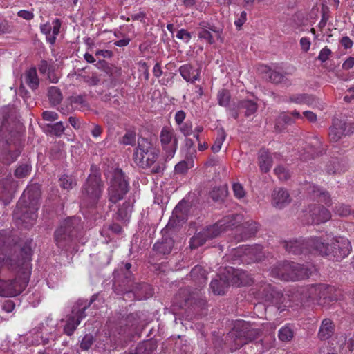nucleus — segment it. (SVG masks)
<instances>
[{
  "mask_svg": "<svg viewBox=\"0 0 354 354\" xmlns=\"http://www.w3.org/2000/svg\"><path fill=\"white\" fill-rule=\"evenodd\" d=\"M283 246L289 253L297 254L305 250L315 251L334 261H340L346 258L352 248L348 239L332 234L313 236L308 239L290 240L284 242Z\"/></svg>",
  "mask_w": 354,
  "mask_h": 354,
  "instance_id": "obj_1",
  "label": "nucleus"
},
{
  "mask_svg": "<svg viewBox=\"0 0 354 354\" xmlns=\"http://www.w3.org/2000/svg\"><path fill=\"white\" fill-rule=\"evenodd\" d=\"M39 197L40 190L37 185L28 187L24 192L14 212V216L19 225L28 228L35 224L39 207Z\"/></svg>",
  "mask_w": 354,
  "mask_h": 354,
  "instance_id": "obj_2",
  "label": "nucleus"
},
{
  "mask_svg": "<svg viewBox=\"0 0 354 354\" xmlns=\"http://www.w3.org/2000/svg\"><path fill=\"white\" fill-rule=\"evenodd\" d=\"M158 157V150L147 139L140 138L138 140L133 158L134 162L143 169L151 167L153 174H161L164 171V167L157 163L154 165Z\"/></svg>",
  "mask_w": 354,
  "mask_h": 354,
  "instance_id": "obj_3",
  "label": "nucleus"
},
{
  "mask_svg": "<svg viewBox=\"0 0 354 354\" xmlns=\"http://www.w3.org/2000/svg\"><path fill=\"white\" fill-rule=\"evenodd\" d=\"M241 219L242 216L239 214H232L225 216L214 225L207 227L195 234L190 241V247L196 248L203 245L207 239L218 236L222 232L229 228L236 227Z\"/></svg>",
  "mask_w": 354,
  "mask_h": 354,
  "instance_id": "obj_4",
  "label": "nucleus"
},
{
  "mask_svg": "<svg viewBox=\"0 0 354 354\" xmlns=\"http://www.w3.org/2000/svg\"><path fill=\"white\" fill-rule=\"evenodd\" d=\"M311 272L308 268L295 263L284 261L271 270V274L284 281H298L308 277Z\"/></svg>",
  "mask_w": 354,
  "mask_h": 354,
  "instance_id": "obj_5",
  "label": "nucleus"
},
{
  "mask_svg": "<svg viewBox=\"0 0 354 354\" xmlns=\"http://www.w3.org/2000/svg\"><path fill=\"white\" fill-rule=\"evenodd\" d=\"M14 279L0 278V297H12L21 293L26 288L30 278V272L27 265L24 267V273L18 272Z\"/></svg>",
  "mask_w": 354,
  "mask_h": 354,
  "instance_id": "obj_6",
  "label": "nucleus"
},
{
  "mask_svg": "<svg viewBox=\"0 0 354 354\" xmlns=\"http://www.w3.org/2000/svg\"><path fill=\"white\" fill-rule=\"evenodd\" d=\"M81 227L80 218L78 217H72L64 220L55 232V240L57 245L59 248H64L77 235Z\"/></svg>",
  "mask_w": 354,
  "mask_h": 354,
  "instance_id": "obj_7",
  "label": "nucleus"
},
{
  "mask_svg": "<svg viewBox=\"0 0 354 354\" xmlns=\"http://www.w3.org/2000/svg\"><path fill=\"white\" fill-rule=\"evenodd\" d=\"M129 190L128 183L124 178V174L120 169H115L110 180L108 189L109 201L115 203L122 200Z\"/></svg>",
  "mask_w": 354,
  "mask_h": 354,
  "instance_id": "obj_8",
  "label": "nucleus"
},
{
  "mask_svg": "<svg viewBox=\"0 0 354 354\" xmlns=\"http://www.w3.org/2000/svg\"><path fill=\"white\" fill-rule=\"evenodd\" d=\"M102 184L97 176H89L82 190V205H93L102 195Z\"/></svg>",
  "mask_w": 354,
  "mask_h": 354,
  "instance_id": "obj_9",
  "label": "nucleus"
},
{
  "mask_svg": "<svg viewBox=\"0 0 354 354\" xmlns=\"http://www.w3.org/2000/svg\"><path fill=\"white\" fill-rule=\"evenodd\" d=\"M241 259V261L247 263L261 261L263 258L262 247L261 245H241L232 251V260L234 261Z\"/></svg>",
  "mask_w": 354,
  "mask_h": 354,
  "instance_id": "obj_10",
  "label": "nucleus"
},
{
  "mask_svg": "<svg viewBox=\"0 0 354 354\" xmlns=\"http://www.w3.org/2000/svg\"><path fill=\"white\" fill-rule=\"evenodd\" d=\"M94 301L93 297L91 302L87 304L86 301L78 300L73 306L72 315L68 319L64 330L67 335H71L77 326L80 324L81 320L86 317L85 310Z\"/></svg>",
  "mask_w": 354,
  "mask_h": 354,
  "instance_id": "obj_11",
  "label": "nucleus"
},
{
  "mask_svg": "<svg viewBox=\"0 0 354 354\" xmlns=\"http://www.w3.org/2000/svg\"><path fill=\"white\" fill-rule=\"evenodd\" d=\"M14 139L6 140L7 147L1 153V158L4 164L10 165L16 160L21 153V137L19 131L14 133Z\"/></svg>",
  "mask_w": 354,
  "mask_h": 354,
  "instance_id": "obj_12",
  "label": "nucleus"
},
{
  "mask_svg": "<svg viewBox=\"0 0 354 354\" xmlns=\"http://www.w3.org/2000/svg\"><path fill=\"white\" fill-rule=\"evenodd\" d=\"M160 140L167 158H172L178 146V140L174 129L170 127H164L160 133Z\"/></svg>",
  "mask_w": 354,
  "mask_h": 354,
  "instance_id": "obj_13",
  "label": "nucleus"
},
{
  "mask_svg": "<svg viewBox=\"0 0 354 354\" xmlns=\"http://www.w3.org/2000/svg\"><path fill=\"white\" fill-rule=\"evenodd\" d=\"M225 270L230 277L231 285L248 286L252 282V278L245 271L235 270L232 267L225 268Z\"/></svg>",
  "mask_w": 354,
  "mask_h": 354,
  "instance_id": "obj_14",
  "label": "nucleus"
},
{
  "mask_svg": "<svg viewBox=\"0 0 354 354\" xmlns=\"http://www.w3.org/2000/svg\"><path fill=\"white\" fill-rule=\"evenodd\" d=\"M288 192L281 187L275 188L272 194V205L278 209H282L290 203Z\"/></svg>",
  "mask_w": 354,
  "mask_h": 354,
  "instance_id": "obj_15",
  "label": "nucleus"
},
{
  "mask_svg": "<svg viewBox=\"0 0 354 354\" xmlns=\"http://www.w3.org/2000/svg\"><path fill=\"white\" fill-rule=\"evenodd\" d=\"M230 285H231L230 277L225 268L223 271L219 272V280L214 279L212 281L210 288L214 294L221 295L225 294Z\"/></svg>",
  "mask_w": 354,
  "mask_h": 354,
  "instance_id": "obj_16",
  "label": "nucleus"
},
{
  "mask_svg": "<svg viewBox=\"0 0 354 354\" xmlns=\"http://www.w3.org/2000/svg\"><path fill=\"white\" fill-rule=\"evenodd\" d=\"M323 306L329 304L332 301H337L344 299L342 290L333 286L324 284Z\"/></svg>",
  "mask_w": 354,
  "mask_h": 354,
  "instance_id": "obj_17",
  "label": "nucleus"
},
{
  "mask_svg": "<svg viewBox=\"0 0 354 354\" xmlns=\"http://www.w3.org/2000/svg\"><path fill=\"white\" fill-rule=\"evenodd\" d=\"M209 30L215 32L218 39L221 38L222 30L214 26L205 25V22L200 23L198 28V36L200 39H205L208 44H212L214 43V39Z\"/></svg>",
  "mask_w": 354,
  "mask_h": 354,
  "instance_id": "obj_18",
  "label": "nucleus"
},
{
  "mask_svg": "<svg viewBox=\"0 0 354 354\" xmlns=\"http://www.w3.org/2000/svg\"><path fill=\"white\" fill-rule=\"evenodd\" d=\"M32 241H29L26 242L24 245L22 247L21 250V254L23 257V259L21 261L17 263V266L15 269H18V272L24 273V267L26 265L28 267V272L30 273V261L31 259V256L32 254Z\"/></svg>",
  "mask_w": 354,
  "mask_h": 354,
  "instance_id": "obj_19",
  "label": "nucleus"
},
{
  "mask_svg": "<svg viewBox=\"0 0 354 354\" xmlns=\"http://www.w3.org/2000/svg\"><path fill=\"white\" fill-rule=\"evenodd\" d=\"M310 216L312 222L315 224H320L329 221L331 218L330 212L320 205H314L310 209Z\"/></svg>",
  "mask_w": 354,
  "mask_h": 354,
  "instance_id": "obj_20",
  "label": "nucleus"
},
{
  "mask_svg": "<svg viewBox=\"0 0 354 354\" xmlns=\"http://www.w3.org/2000/svg\"><path fill=\"white\" fill-rule=\"evenodd\" d=\"M182 77L187 82L194 83L200 77V69L194 68L191 64H186L179 68Z\"/></svg>",
  "mask_w": 354,
  "mask_h": 354,
  "instance_id": "obj_21",
  "label": "nucleus"
},
{
  "mask_svg": "<svg viewBox=\"0 0 354 354\" xmlns=\"http://www.w3.org/2000/svg\"><path fill=\"white\" fill-rule=\"evenodd\" d=\"M346 130V122L339 120L335 119L333 122V125L329 129L328 136L331 141H338L344 134Z\"/></svg>",
  "mask_w": 354,
  "mask_h": 354,
  "instance_id": "obj_22",
  "label": "nucleus"
},
{
  "mask_svg": "<svg viewBox=\"0 0 354 354\" xmlns=\"http://www.w3.org/2000/svg\"><path fill=\"white\" fill-rule=\"evenodd\" d=\"M323 288L324 284L312 285L307 288L305 296L313 302L323 306Z\"/></svg>",
  "mask_w": 354,
  "mask_h": 354,
  "instance_id": "obj_23",
  "label": "nucleus"
},
{
  "mask_svg": "<svg viewBox=\"0 0 354 354\" xmlns=\"http://www.w3.org/2000/svg\"><path fill=\"white\" fill-rule=\"evenodd\" d=\"M308 193L313 198H317L319 202L328 205L330 202V198L328 192L315 185H310L308 187Z\"/></svg>",
  "mask_w": 354,
  "mask_h": 354,
  "instance_id": "obj_24",
  "label": "nucleus"
},
{
  "mask_svg": "<svg viewBox=\"0 0 354 354\" xmlns=\"http://www.w3.org/2000/svg\"><path fill=\"white\" fill-rule=\"evenodd\" d=\"M290 102L298 104H306L309 106H316L317 104V99L308 94H297L292 95L290 98Z\"/></svg>",
  "mask_w": 354,
  "mask_h": 354,
  "instance_id": "obj_25",
  "label": "nucleus"
},
{
  "mask_svg": "<svg viewBox=\"0 0 354 354\" xmlns=\"http://www.w3.org/2000/svg\"><path fill=\"white\" fill-rule=\"evenodd\" d=\"M173 246V239L167 237L164 238L162 241L156 242L153 245V250L160 254H168L171 252Z\"/></svg>",
  "mask_w": 354,
  "mask_h": 354,
  "instance_id": "obj_26",
  "label": "nucleus"
},
{
  "mask_svg": "<svg viewBox=\"0 0 354 354\" xmlns=\"http://www.w3.org/2000/svg\"><path fill=\"white\" fill-rule=\"evenodd\" d=\"M333 325L331 320L329 319H325L322 321L319 330V337L322 339H326L331 337L333 333Z\"/></svg>",
  "mask_w": 354,
  "mask_h": 354,
  "instance_id": "obj_27",
  "label": "nucleus"
},
{
  "mask_svg": "<svg viewBox=\"0 0 354 354\" xmlns=\"http://www.w3.org/2000/svg\"><path fill=\"white\" fill-rule=\"evenodd\" d=\"M241 227L243 231L241 239H246L253 236L258 230L257 223L252 220L245 221Z\"/></svg>",
  "mask_w": 354,
  "mask_h": 354,
  "instance_id": "obj_28",
  "label": "nucleus"
},
{
  "mask_svg": "<svg viewBox=\"0 0 354 354\" xmlns=\"http://www.w3.org/2000/svg\"><path fill=\"white\" fill-rule=\"evenodd\" d=\"M259 167L262 171H268L272 166V160L268 151L261 150L259 156Z\"/></svg>",
  "mask_w": 354,
  "mask_h": 354,
  "instance_id": "obj_29",
  "label": "nucleus"
},
{
  "mask_svg": "<svg viewBox=\"0 0 354 354\" xmlns=\"http://www.w3.org/2000/svg\"><path fill=\"white\" fill-rule=\"evenodd\" d=\"M24 80L26 84L32 89H36L37 88L39 85V78L35 68H30L26 72Z\"/></svg>",
  "mask_w": 354,
  "mask_h": 354,
  "instance_id": "obj_30",
  "label": "nucleus"
},
{
  "mask_svg": "<svg viewBox=\"0 0 354 354\" xmlns=\"http://www.w3.org/2000/svg\"><path fill=\"white\" fill-rule=\"evenodd\" d=\"M294 337L293 326L290 324H286L281 328L278 333V337L282 342H290Z\"/></svg>",
  "mask_w": 354,
  "mask_h": 354,
  "instance_id": "obj_31",
  "label": "nucleus"
},
{
  "mask_svg": "<svg viewBox=\"0 0 354 354\" xmlns=\"http://www.w3.org/2000/svg\"><path fill=\"white\" fill-rule=\"evenodd\" d=\"M190 276L194 281H198L201 284L206 283L205 272L201 266H195L190 272Z\"/></svg>",
  "mask_w": 354,
  "mask_h": 354,
  "instance_id": "obj_32",
  "label": "nucleus"
},
{
  "mask_svg": "<svg viewBox=\"0 0 354 354\" xmlns=\"http://www.w3.org/2000/svg\"><path fill=\"white\" fill-rule=\"evenodd\" d=\"M239 107L245 110V116L248 117L256 112L257 105L252 100H243L240 102Z\"/></svg>",
  "mask_w": 354,
  "mask_h": 354,
  "instance_id": "obj_33",
  "label": "nucleus"
},
{
  "mask_svg": "<svg viewBox=\"0 0 354 354\" xmlns=\"http://www.w3.org/2000/svg\"><path fill=\"white\" fill-rule=\"evenodd\" d=\"M226 134L223 129H218L217 137L212 146V150L214 153H217L220 151L221 146L225 140Z\"/></svg>",
  "mask_w": 354,
  "mask_h": 354,
  "instance_id": "obj_34",
  "label": "nucleus"
},
{
  "mask_svg": "<svg viewBox=\"0 0 354 354\" xmlns=\"http://www.w3.org/2000/svg\"><path fill=\"white\" fill-rule=\"evenodd\" d=\"M48 97L50 102L54 105L58 104L62 99L59 90L55 86L50 87L49 88Z\"/></svg>",
  "mask_w": 354,
  "mask_h": 354,
  "instance_id": "obj_35",
  "label": "nucleus"
},
{
  "mask_svg": "<svg viewBox=\"0 0 354 354\" xmlns=\"http://www.w3.org/2000/svg\"><path fill=\"white\" fill-rule=\"evenodd\" d=\"M61 21L58 19L53 21V28L51 27V35L49 36L48 42L53 44L55 42L56 37L59 33L61 28Z\"/></svg>",
  "mask_w": 354,
  "mask_h": 354,
  "instance_id": "obj_36",
  "label": "nucleus"
},
{
  "mask_svg": "<svg viewBox=\"0 0 354 354\" xmlns=\"http://www.w3.org/2000/svg\"><path fill=\"white\" fill-rule=\"evenodd\" d=\"M227 194V190L223 187H214L210 192L211 198L215 201H222Z\"/></svg>",
  "mask_w": 354,
  "mask_h": 354,
  "instance_id": "obj_37",
  "label": "nucleus"
},
{
  "mask_svg": "<svg viewBox=\"0 0 354 354\" xmlns=\"http://www.w3.org/2000/svg\"><path fill=\"white\" fill-rule=\"evenodd\" d=\"M263 71H265L268 74L269 80L274 83L281 82L283 80V75L275 71L271 70L267 66L263 67Z\"/></svg>",
  "mask_w": 354,
  "mask_h": 354,
  "instance_id": "obj_38",
  "label": "nucleus"
},
{
  "mask_svg": "<svg viewBox=\"0 0 354 354\" xmlns=\"http://www.w3.org/2000/svg\"><path fill=\"white\" fill-rule=\"evenodd\" d=\"M59 185L63 189H70L76 185V182L72 176L64 175L59 178Z\"/></svg>",
  "mask_w": 354,
  "mask_h": 354,
  "instance_id": "obj_39",
  "label": "nucleus"
},
{
  "mask_svg": "<svg viewBox=\"0 0 354 354\" xmlns=\"http://www.w3.org/2000/svg\"><path fill=\"white\" fill-rule=\"evenodd\" d=\"M30 170L31 166L29 164H23L16 169L15 175L17 178H24L30 174Z\"/></svg>",
  "mask_w": 354,
  "mask_h": 354,
  "instance_id": "obj_40",
  "label": "nucleus"
},
{
  "mask_svg": "<svg viewBox=\"0 0 354 354\" xmlns=\"http://www.w3.org/2000/svg\"><path fill=\"white\" fill-rule=\"evenodd\" d=\"M218 101L221 106H226L230 102V95L227 90H221L218 93Z\"/></svg>",
  "mask_w": 354,
  "mask_h": 354,
  "instance_id": "obj_41",
  "label": "nucleus"
},
{
  "mask_svg": "<svg viewBox=\"0 0 354 354\" xmlns=\"http://www.w3.org/2000/svg\"><path fill=\"white\" fill-rule=\"evenodd\" d=\"M282 122L286 124H292L293 122V120L290 115V113L283 112L279 115V116L278 117V118L277 120V123H276L277 129H280L279 125Z\"/></svg>",
  "mask_w": 354,
  "mask_h": 354,
  "instance_id": "obj_42",
  "label": "nucleus"
},
{
  "mask_svg": "<svg viewBox=\"0 0 354 354\" xmlns=\"http://www.w3.org/2000/svg\"><path fill=\"white\" fill-rule=\"evenodd\" d=\"M232 190L234 196L238 199L243 198L245 196V191L243 185L239 183H234L232 184Z\"/></svg>",
  "mask_w": 354,
  "mask_h": 354,
  "instance_id": "obj_43",
  "label": "nucleus"
},
{
  "mask_svg": "<svg viewBox=\"0 0 354 354\" xmlns=\"http://www.w3.org/2000/svg\"><path fill=\"white\" fill-rule=\"evenodd\" d=\"M131 212V207L129 203H124L123 206L119 208L118 214L122 220H127Z\"/></svg>",
  "mask_w": 354,
  "mask_h": 354,
  "instance_id": "obj_44",
  "label": "nucleus"
},
{
  "mask_svg": "<svg viewBox=\"0 0 354 354\" xmlns=\"http://www.w3.org/2000/svg\"><path fill=\"white\" fill-rule=\"evenodd\" d=\"M10 192L6 189L0 183V205L6 206L9 203Z\"/></svg>",
  "mask_w": 354,
  "mask_h": 354,
  "instance_id": "obj_45",
  "label": "nucleus"
},
{
  "mask_svg": "<svg viewBox=\"0 0 354 354\" xmlns=\"http://www.w3.org/2000/svg\"><path fill=\"white\" fill-rule=\"evenodd\" d=\"M274 173L281 180H286L290 177L288 171L282 166L277 167L274 169Z\"/></svg>",
  "mask_w": 354,
  "mask_h": 354,
  "instance_id": "obj_46",
  "label": "nucleus"
},
{
  "mask_svg": "<svg viewBox=\"0 0 354 354\" xmlns=\"http://www.w3.org/2000/svg\"><path fill=\"white\" fill-rule=\"evenodd\" d=\"M335 214L340 216H347L351 214L350 207L345 205H339L335 207Z\"/></svg>",
  "mask_w": 354,
  "mask_h": 354,
  "instance_id": "obj_47",
  "label": "nucleus"
},
{
  "mask_svg": "<svg viewBox=\"0 0 354 354\" xmlns=\"http://www.w3.org/2000/svg\"><path fill=\"white\" fill-rule=\"evenodd\" d=\"M93 343V337L91 335H86L82 339L80 347L83 350H88Z\"/></svg>",
  "mask_w": 354,
  "mask_h": 354,
  "instance_id": "obj_48",
  "label": "nucleus"
},
{
  "mask_svg": "<svg viewBox=\"0 0 354 354\" xmlns=\"http://www.w3.org/2000/svg\"><path fill=\"white\" fill-rule=\"evenodd\" d=\"M64 129L65 128L63 123L62 122H59L51 126L50 132L57 136H60L64 131Z\"/></svg>",
  "mask_w": 354,
  "mask_h": 354,
  "instance_id": "obj_49",
  "label": "nucleus"
},
{
  "mask_svg": "<svg viewBox=\"0 0 354 354\" xmlns=\"http://www.w3.org/2000/svg\"><path fill=\"white\" fill-rule=\"evenodd\" d=\"M176 37L178 39L183 40L184 42L187 44L189 42L192 35L191 33L189 32L187 30L185 29H180V30L178 31L176 34Z\"/></svg>",
  "mask_w": 354,
  "mask_h": 354,
  "instance_id": "obj_50",
  "label": "nucleus"
},
{
  "mask_svg": "<svg viewBox=\"0 0 354 354\" xmlns=\"http://www.w3.org/2000/svg\"><path fill=\"white\" fill-rule=\"evenodd\" d=\"M180 131L185 136H191L193 133L192 123L187 122L181 124L180 127Z\"/></svg>",
  "mask_w": 354,
  "mask_h": 354,
  "instance_id": "obj_51",
  "label": "nucleus"
},
{
  "mask_svg": "<svg viewBox=\"0 0 354 354\" xmlns=\"http://www.w3.org/2000/svg\"><path fill=\"white\" fill-rule=\"evenodd\" d=\"M136 141V136L135 133L132 132H127L123 137L122 140V142L124 145H132L135 143Z\"/></svg>",
  "mask_w": 354,
  "mask_h": 354,
  "instance_id": "obj_52",
  "label": "nucleus"
},
{
  "mask_svg": "<svg viewBox=\"0 0 354 354\" xmlns=\"http://www.w3.org/2000/svg\"><path fill=\"white\" fill-rule=\"evenodd\" d=\"M330 54L331 50L327 47H325L320 50L318 55V59L322 62H325L326 60L328 59Z\"/></svg>",
  "mask_w": 354,
  "mask_h": 354,
  "instance_id": "obj_53",
  "label": "nucleus"
},
{
  "mask_svg": "<svg viewBox=\"0 0 354 354\" xmlns=\"http://www.w3.org/2000/svg\"><path fill=\"white\" fill-rule=\"evenodd\" d=\"M247 19V13L245 11L241 12L240 15L238 16L236 19L234 21V24L236 28L239 30L243 24L246 21Z\"/></svg>",
  "mask_w": 354,
  "mask_h": 354,
  "instance_id": "obj_54",
  "label": "nucleus"
},
{
  "mask_svg": "<svg viewBox=\"0 0 354 354\" xmlns=\"http://www.w3.org/2000/svg\"><path fill=\"white\" fill-rule=\"evenodd\" d=\"M44 120L46 121H55L58 118V114L54 111H46L42 114Z\"/></svg>",
  "mask_w": 354,
  "mask_h": 354,
  "instance_id": "obj_55",
  "label": "nucleus"
},
{
  "mask_svg": "<svg viewBox=\"0 0 354 354\" xmlns=\"http://www.w3.org/2000/svg\"><path fill=\"white\" fill-rule=\"evenodd\" d=\"M185 117H186V113L184 111H183V110L178 111L176 113L175 118H174L176 123L179 126L183 124V122L184 120L185 119Z\"/></svg>",
  "mask_w": 354,
  "mask_h": 354,
  "instance_id": "obj_56",
  "label": "nucleus"
},
{
  "mask_svg": "<svg viewBox=\"0 0 354 354\" xmlns=\"http://www.w3.org/2000/svg\"><path fill=\"white\" fill-rule=\"evenodd\" d=\"M299 43L303 51L307 52L310 49L311 42L308 37H302Z\"/></svg>",
  "mask_w": 354,
  "mask_h": 354,
  "instance_id": "obj_57",
  "label": "nucleus"
},
{
  "mask_svg": "<svg viewBox=\"0 0 354 354\" xmlns=\"http://www.w3.org/2000/svg\"><path fill=\"white\" fill-rule=\"evenodd\" d=\"M40 30L42 33L46 35V39L48 41L49 36L51 35V25L49 23L41 24Z\"/></svg>",
  "mask_w": 354,
  "mask_h": 354,
  "instance_id": "obj_58",
  "label": "nucleus"
},
{
  "mask_svg": "<svg viewBox=\"0 0 354 354\" xmlns=\"http://www.w3.org/2000/svg\"><path fill=\"white\" fill-rule=\"evenodd\" d=\"M318 153L315 152L314 149L310 147L309 149V151L307 152H304L301 154V158L304 160H307L308 159L313 158L315 157V156H317Z\"/></svg>",
  "mask_w": 354,
  "mask_h": 354,
  "instance_id": "obj_59",
  "label": "nucleus"
},
{
  "mask_svg": "<svg viewBox=\"0 0 354 354\" xmlns=\"http://www.w3.org/2000/svg\"><path fill=\"white\" fill-rule=\"evenodd\" d=\"M188 169V164L185 161H182L175 166V171L176 173L183 174Z\"/></svg>",
  "mask_w": 354,
  "mask_h": 354,
  "instance_id": "obj_60",
  "label": "nucleus"
},
{
  "mask_svg": "<svg viewBox=\"0 0 354 354\" xmlns=\"http://www.w3.org/2000/svg\"><path fill=\"white\" fill-rule=\"evenodd\" d=\"M2 310L6 313H10L15 308V304L11 300H6L1 306Z\"/></svg>",
  "mask_w": 354,
  "mask_h": 354,
  "instance_id": "obj_61",
  "label": "nucleus"
},
{
  "mask_svg": "<svg viewBox=\"0 0 354 354\" xmlns=\"http://www.w3.org/2000/svg\"><path fill=\"white\" fill-rule=\"evenodd\" d=\"M17 15L19 17L26 20H30L34 17V14L32 12L25 10L19 11Z\"/></svg>",
  "mask_w": 354,
  "mask_h": 354,
  "instance_id": "obj_62",
  "label": "nucleus"
},
{
  "mask_svg": "<svg viewBox=\"0 0 354 354\" xmlns=\"http://www.w3.org/2000/svg\"><path fill=\"white\" fill-rule=\"evenodd\" d=\"M303 115L310 122H315L317 120V115L312 111H306Z\"/></svg>",
  "mask_w": 354,
  "mask_h": 354,
  "instance_id": "obj_63",
  "label": "nucleus"
},
{
  "mask_svg": "<svg viewBox=\"0 0 354 354\" xmlns=\"http://www.w3.org/2000/svg\"><path fill=\"white\" fill-rule=\"evenodd\" d=\"M354 66V57H348L342 64V68L344 70H349Z\"/></svg>",
  "mask_w": 354,
  "mask_h": 354,
  "instance_id": "obj_64",
  "label": "nucleus"
}]
</instances>
